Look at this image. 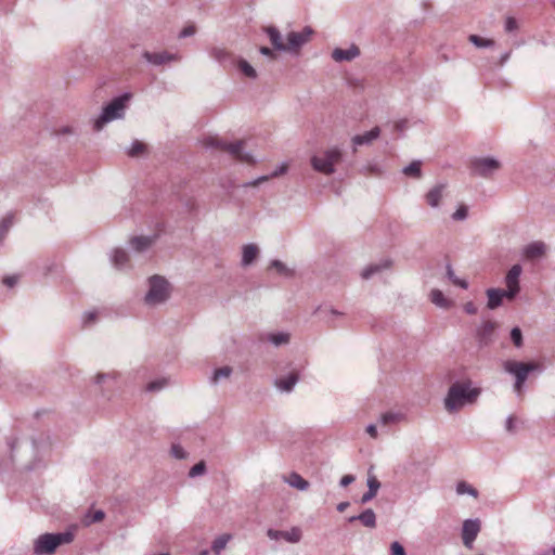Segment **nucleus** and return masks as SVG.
Listing matches in <instances>:
<instances>
[{
    "label": "nucleus",
    "instance_id": "obj_33",
    "mask_svg": "<svg viewBox=\"0 0 555 555\" xmlns=\"http://www.w3.org/2000/svg\"><path fill=\"white\" fill-rule=\"evenodd\" d=\"M210 55L223 66H227L228 62L232 63L233 61L232 55L227 50L219 48L212 49Z\"/></svg>",
    "mask_w": 555,
    "mask_h": 555
},
{
    "label": "nucleus",
    "instance_id": "obj_9",
    "mask_svg": "<svg viewBox=\"0 0 555 555\" xmlns=\"http://www.w3.org/2000/svg\"><path fill=\"white\" fill-rule=\"evenodd\" d=\"M312 34L313 30L309 26L305 27L301 31L288 33L285 52L298 53L300 48L310 40Z\"/></svg>",
    "mask_w": 555,
    "mask_h": 555
},
{
    "label": "nucleus",
    "instance_id": "obj_31",
    "mask_svg": "<svg viewBox=\"0 0 555 555\" xmlns=\"http://www.w3.org/2000/svg\"><path fill=\"white\" fill-rule=\"evenodd\" d=\"M455 491H456V494H459V495L468 494L475 499H477L479 495V492L476 488H474L470 483L463 481V480L459 481L456 483Z\"/></svg>",
    "mask_w": 555,
    "mask_h": 555
},
{
    "label": "nucleus",
    "instance_id": "obj_25",
    "mask_svg": "<svg viewBox=\"0 0 555 555\" xmlns=\"http://www.w3.org/2000/svg\"><path fill=\"white\" fill-rule=\"evenodd\" d=\"M446 189V184H439L429 190L428 193L426 194L427 204L433 208L439 207Z\"/></svg>",
    "mask_w": 555,
    "mask_h": 555
},
{
    "label": "nucleus",
    "instance_id": "obj_58",
    "mask_svg": "<svg viewBox=\"0 0 555 555\" xmlns=\"http://www.w3.org/2000/svg\"><path fill=\"white\" fill-rule=\"evenodd\" d=\"M356 480V477L353 475H345L341 477L339 485L341 487H348Z\"/></svg>",
    "mask_w": 555,
    "mask_h": 555
},
{
    "label": "nucleus",
    "instance_id": "obj_41",
    "mask_svg": "<svg viewBox=\"0 0 555 555\" xmlns=\"http://www.w3.org/2000/svg\"><path fill=\"white\" fill-rule=\"evenodd\" d=\"M13 224V217L7 216L0 221V241L3 242L4 237L7 236L9 229Z\"/></svg>",
    "mask_w": 555,
    "mask_h": 555
},
{
    "label": "nucleus",
    "instance_id": "obj_60",
    "mask_svg": "<svg viewBox=\"0 0 555 555\" xmlns=\"http://www.w3.org/2000/svg\"><path fill=\"white\" fill-rule=\"evenodd\" d=\"M268 537L272 540H278L280 539L281 537H283V531H279V530H273V529H269L268 532H267Z\"/></svg>",
    "mask_w": 555,
    "mask_h": 555
},
{
    "label": "nucleus",
    "instance_id": "obj_26",
    "mask_svg": "<svg viewBox=\"0 0 555 555\" xmlns=\"http://www.w3.org/2000/svg\"><path fill=\"white\" fill-rule=\"evenodd\" d=\"M298 374L296 372H293L288 374L286 377H281L275 380V386L281 390L285 392H291L295 385L298 382Z\"/></svg>",
    "mask_w": 555,
    "mask_h": 555
},
{
    "label": "nucleus",
    "instance_id": "obj_42",
    "mask_svg": "<svg viewBox=\"0 0 555 555\" xmlns=\"http://www.w3.org/2000/svg\"><path fill=\"white\" fill-rule=\"evenodd\" d=\"M283 538L292 543H297L301 539V531L298 528H293L291 531H283Z\"/></svg>",
    "mask_w": 555,
    "mask_h": 555
},
{
    "label": "nucleus",
    "instance_id": "obj_8",
    "mask_svg": "<svg viewBox=\"0 0 555 555\" xmlns=\"http://www.w3.org/2000/svg\"><path fill=\"white\" fill-rule=\"evenodd\" d=\"M481 530V520L479 518H469L463 521L461 538L467 548H473L474 542Z\"/></svg>",
    "mask_w": 555,
    "mask_h": 555
},
{
    "label": "nucleus",
    "instance_id": "obj_49",
    "mask_svg": "<svg viewBox=\"0 0 555 555\" xmlns=\"http://www.w3.org/2000/svg\"><path fill=\"white\" fill-rule=\"evenodd\" d=\"M166 385V379H157V380H153L151 383L147 384L146 386V390L147 391H158L160 389H163Z\"/></svg>",
    "mask_w": 555,
    "mask_h": 555
},
{
    "label": "nucleus",
    "instance_id": "obj_57",
    "mask_svg": "<svg viewBox=\"0 0 555 555\" xmlns=\"http://www.w3.org/2000/svg\"><path fill=\"white\" fill-rule=\"evenodd\" d=\"M104 517L105 513L102 509H98L92 514L89 522H100L104 519Z\"/></svg>",
    "mask_w": 555,
    "mask_h": 555
},
{
    "label": "nucleus",
    "instance_id": "obj_48",
    "mask_svg": "<svg viewBox=\"0 0 555 555\" xmlns=\"http://www.w3.org/2000/svg\"><path fill=\"white\" fill-rule=\"evenodd\" d=\"M504 29L506 33H513L518 29V23L513 16H508L505 20Z\"/></svg>",
    "mask_w": 555,
    "mask_h": 555
},
{
    "label": "nucleus",
    "instance_id": "obj_19",
    "mask_svg": "<svg viewBox=\"0 0 555 555\" xmlns=\"http://www.w3.org/2000/svg\"><path fill=\"white\" fill-rule=\"evenodd\" d=\"M314 313L319 314L322 321L327 323L331 327H336V324L334 323V318L344 315L341 311H338L332 307H318Z\"/></svg>",
    "mask_w": 555,
    "mask_h": 555
},
{
    "label": "nucleus",
    "instance_id": "obj_2",
    "mask_svg": "<svg viewBox=\"0 0 555 555\" xmlns=\"http://www.w3.org/2000/svg\"><path fill=\"white\" fill-rule=\"evenodd\" d=\"M480 393L481 388L475 387L469 379L453 382V412L474 405Z\"/></svg>",
    "mask_w": 555,
    "mask_h": 555
},
{
    "label": "nucleus",
    "instance_id": "obj_29",
    "mask_svg": "<svg viewBox=\"0 0 555 555\" xmlns=\"http://www.w3.org/2000/svg\"><path fill=\"white\" fill-rule=\"evenodd\" d=\"M389 267H390V261H388V260H385L380 263L370 264L365 269H363L361 276L364 280H367V279L372 278L375 273L380 272L383 269H387Z\"/></svg>",
    "mask_w": 555,
    "mask_h": 555
},
{
    "label": "nucleus",
    "instance_id": "obj_32",
    "mask_svg": "<svg viewBox=\"0 0 555 555\" xmlns=\"http://www.w3.org/2000/svg\"><path fill=\"white\" fill-rule=\"evenodd\" d=\"M402 172L408 177L420 179L422 177V162L413 160L402 169Z\"/></svg>",
    "mask_w": 555,
    "mask_h": 555
},
{
    "label": "nucleus",
    "instance_id": "obj_23",
    "mask_svg": "<svg viewBox=\"0 0 555 555\" xmlns=\"http://www.w3.org/2000/svg\"><path fill=\"white\" fill-rule=\"evenodd\" d=\"M258 254H259V248L256 244L249 243V244L244 245L242 248L241 264L243 267L250 266L258 257Z\"/></svg>",
    "mask_w": 555,
    "mask_h": 555
},
{
    "label": "nucleus",
    "instance_id": "obj_50",
    "mask_svg": "<svg viewBox=\"0 0 555 555\" xmlns=\"http://www.w3.org/2000/svg\"><path fill=\"white\" fill-rule=\"evenodd\" d=\"M171 454L176 457V459H185L186 457V452L184 451V449L179 446V444H172L171 447Z\"/></svg>",
    "mask_w": 555,
    "mask_h": 555
},
{
    "label": "nucleus",
    "instance_id": "obj_56",
    "mask_svg": "<svg viewBox=\"0 0 555 555\" xmlns=\"http://www.w3.org/2000/svg\"><path fill=\"white\" fill-rule=\"evenodd\" d=\"M259 52H260L262 55H264V56H267V57H270L271 60H275V59H276V53H275L272 49H270V48H268V47H261V48L259 49Z\"/></svg>",
    "mask_w": 555,
    "mask_h": 555
},
{
    "label": "nucleus",
    "instance_id": "obj_44",
    "mask_svg": "<svg viewBox=\"0 0 555 555\" xmlns=\"http://www.w3.org/2000/svg\"><path fill=\"white\" fill-rule=\"evenodd\" d=\"M270 267L275 269L281 275H291V270L281 260H272Z\"/></svg>",
    "mask_w": 555,
    "mask_h": 555
},
{
    "label": "nucleus",
    "instance_id": "obj_13",
    "mask_svg": "<svg viewBox=\"0 0 555 555\" xmlns=\"http://www.w3.org/2000/svg\"><path fill=\"white\" fill-rule=\"evenodd\" d=\"M244 141H236L233 143H227L225 152H228L235 159L244 163H253L254 159L249 153L243 151Z\"/></svg>",
    "mask_w": 555,
    "mask_h": 555
},
{
    "label": "nucleus",
    "instance_id": "obj_45",
    "mask_svg": "<svg viewBox=\"0 0 555 555\" xmlns=\"http://www.w3.org/2000/svg\"><path fill=\"white\" fill-rule=\"evenodd\" d=\"M206 472V464L204 461L198 462L195 464L189 472V476L191 478L197 477L203 475Z\"/></svg>",
    "mask_w": 555,
    "mask_h": 555
},
{
    "label": "nucleus",
    "instance_id": "obj_38",
    "mask_svg": "<svg viewBox=\"0 0 555 555\" xmlns=\"http://www.w3.org/2000/svg\"><path fill=\"white\" fill-rule=\"evenodd\" d=\"M203 143L208 149H218L221 151H225L227 146V142L217 137H208L203 141Z\"/></svg>",
    "mask_w": 555,
    "mask_h": 555
},
{
    "label": "nucleus",
    "instance_id": "obj_28",
    "mask_svg": "<svg viewBox=\"0 0 555 555\" xmlns=\"http://www.w3.org/2000/svg\"><path fill=\"white\" fill-rule=\"evenodd\" d=\"M111 259L113 266L117 269H124L129 262L128 254L121 248L114 249Z\"/></svg>",
    "mask_w": 555,
    "mask_h": 555
},
{
    "label": "nucleus",
    "instance_id": "obj_62",
    "mask_svg": "<svg viewBox=\"0 0 555 555\" xmlns=\"http://www.w3.org/2000/svg\"><path fill=\"white\" fill-rule=\"evenodd\" d=\"M95 319H96V313L95 312H87V313H85V317H83V323L85 324L91 323Z\"/></svg>",
    "mask_w": 555,
    "mask_h": 555
},
{
    "label": "nucleus",
    "instance_id": "obj_22",
    "mask_svg": "<svg viewBox=\"0 0 555 555\" xmlns=\"http://www.w3.org/2000/svg\"><path fill=\"white\" fill-rule=\"evenodd\" d=\"M545 253V244L543 242H532L524 248V256L529 260L542 257Z\"/></svg>",
    "mask_w": 555,
    "mask_h": 555
},
{
    "label": "nucleus",
    "instance_id": "obj_61",
    "mask_svg": "<svg viewBox=\"0 0 555 555\" xmlns=\"http://www.w3.org/2000/svg\"><path fill=\"white\" fill-rule=\"evenodd\" d=\"M464 310L468 314H475L477 312V308H476V306L472 301L466 302L464 305Z\"/></svg>",
    "mask_w": 555,
    "mask_h": 555
},
{
    "label": "nucleus",
    "instance_id": "obj_63",
    "mask_svg": "<svg viewBox=\"0 0 555 555\" xmlns=\"http://www.w3.org/2000/svg\"><path fill=\"white\" fill-rule=\"evenodd\" d=\"M453 285H457L464 289H466L468 287V283L466 280H461L455 276H453Z\"/></svg>",
    "mask_w": 555,
    "mask_h": 555
},
{
    "label": "nucleus",
    "instance_id": "obj_1",
    "mask_svg": "<svg viewBox=\"0 0 555 555\" xmlns=\"http://www.w3.org/2000/svg\"><path fill=\"white\" fill-rule=\"evenodd\" d=\"M74 540L72 531L43 533L34 541L35 555H52L60 545L69 544Z\"/></svg>",
    "mask_w": 555,
    "mask_h": 555
},
{
    "label": "nucleus",
    "instance_id": "obj_30",
    "mask_svg": "<svg viewBox=\"0 0 555 555\" xmlns=\"http://www.w3.org/2000/svg\"><path fill=\"white\" fill-rule=\"evenodd\" d=\"M231 539L232 535L230 533H223L217 537L211 543V550L215 555H220Z\"/></svg>",
    "mask_w": 555,
    "mask_h": 555
},
{
    "label": "nucleus",
    "instance_id": "obj_5",
    "mask_svg": "<svg viewBox=\"0 0 555 555\" xmlns=\"http://www.w3.org/2000/svg\"><path fill=\"white\" fill-rule=\"evenodd\" d=\"M130 99L128 93L113 99L106 106L103 107L101 115L94 120L93 129L95 131L115 119H120L125 116L126 103Z\"/></svg>",
    "mask_w": 555,
    "mask_h": 555
},
{
    "label": "nucleus",
    "instance_id": "obj_39",
    "mask_svg": "<svg viewBox=\"0 0 555 555\" xmlns=\"http://www.w3.org/2000/svg\"><path fill=\"white\" fill-rule=\"evenodd\" d=\"M469 42H472L477 48H491L494 46V41L491 39L482 38L478 35H470L468 37Z\"/></svg>",
    "mask_w": 555,
    "mask_h": 555
},
{
    "label": "nucleus",
    "instance_id": "obj_43",
    "mask_svg": "<svg viewBox=\"0 0 555 555\" xmlns=\"http://www.w3.org/2000/svg\"><path fill=\"white\" fill-rule=\"evenodd\" d=\"M468 216V206L465 204L459 205L455 211H453V220L463 221Z\"/></svg>",
    "mask_w": 555,
    "mask_h": 555
},
{
    "label": "nucleus",
    "instance_id": "obj_20",
    "mask_svg": "<svg viewBox=\"0 0 555 555\" xmlns=\"http://www.w3.org/2000/svg\"><path fill=\"white\" fill-rule=\"evenodd\" d=\"M287 171V165L286 164H281L275 170H273L270 175H267V176H261V177H258L257 179L255 180H251V181H248V182H245L244 184H242L243 188H254V186H258L259 184H261L262 182H266L268 181L269 179L271 178H276L281 175H284L285 172Z\"/></svg>",
    "mask_w": 555,
    "mask_h": 555
},
{
    "label": "nucleus",
    "instance_id": "obj_40",
    "mask_svg": "<svg viewBox=\"0 0 555 555\" xmlns=\"http://www.w3.org/2000/svg\"><path fill=\"white\" fill-rule=\"evenodd\" d=\"M144 151H145V145L142 142L135 140L132 142L131 146L128 149L127 154L130 157H137V156L141 155Z\"/></svg>",
    "mask_w": 555,
    "mask_h": 555
},
{
    "label": "nucleus",
    "instance_id": "obj_59",
    "mask_svg": "<svg viewBox=\"0 0 555 555\" xmlns=\"http://www.w3.org/2000/svg\"><path fill=\"white\" fill-rule=\"evenodd\" d=\"M444 408L448 412L451 413V386L448 388V391L444 397Z\"/></svg>",
    "mask_w": 555,
    "mask_h": 555
},
{
    "label": "nucleus",
    "instance_id": "obj_37",
    "mask_svg": "<svg viewBox=\"0 0 555 555\" xmlns=\"http://www.w3.org/2000/svg\"><path fill=\"white\" fill-rule=\"evenodd\" d=\"M268 340L276 347L285 345L289 341V334L283 332L269 334Z\"/></svg>",
    "mask_w": 555,
    "mask_h": 555
},
{
    "label": "nucleus",
    "instance_id": "obj_7",
    "mask_svg": "<svg viewBox=\"0 0 555 555\" xmlns=\"http://www.w3.org/2000/svg\"><path fill=\"white\" fill-rule=\"evenodd\" d=\"M470 172L474 176L481 178H491L501 168L499 159L487 156V157H475L470 160Z\"/></svg>",
    "mask_w": 555,
    "mask_h": 555
},
{
    "label": "nucleus",
    "instance_id": "obj_34",
    "mask_svg": "<svg viewBox=\"0 0 555 555\" xmlns=\"http://www.w3.org/2000/svg\"><path fill=\"white\" fill-rule=\"evenodd\" d=\"M232 372H233V370L229 365L216 369L210 378L211 384L217 385L221 379L229 378L231 376Z\"/></svg>",
    "mask_w": 555,
    "mask_h": 555
},
{
    "label": "nucleus",
    "instance_id": "obj_53",
    "mask_svg": "<svg viewBox=\"0 0 555 555\" xmlns=\"http://www.w3.org/2000/svg\"><path fill=\"white\" fill-rule=\"evenodd\" d=\"M196 29H195V26L193 25H189L186 27H184L180 34H179V38H186V37H191L195 34Z\"/></svg>",
    "mask_w": 555,
    "mask_h": 555
},
{
    "label": "nucleus",
    "instance_id": "obj_24",
    "mask_svg": "<svg viewBox=\"0 0 555 555\" xmlns=\"http://www.w3.org/2000/svg\"><path fill=\"white\" fill-rule=\"evenodd\" d=\"M366 485H367L369 489L361 496L362 504H365V503L370 502L371 500H373L376 496L378 489L380 488V482L378 481V479L374 475H370V474H369V477L366 480Z\"/></svg>",
    "mask_w": 555,
    "mask_h": 555
},
{
    "label": "nucleus",
    "instance_id": "obj_35",
    "mask_svg": "<svg viewBox=\"0 0 555 555\" xmlns=\"http://www.w3.org/2000/svg\"><path fill=\"white\" fill-rule=\"evenodd\" d=\"M430 300L434 305L439 308H448L449 300L443 296L442 292L439 289H433L430 292Z\"/></svg>",
    "mask_w": 555,
    "mask_h": 555
},
{
    "label": "nucleus",
    "instance_id": "obj_10",
    "mask_svg": "<svg viewBox=\"0 0 555 555\" xmlns=\"http://www.w3.org/2000/svg\"><path fill=\"white\" fill-rule=\"evenodd\" d=\"M522 268L520 264H514L507 272L505 276L506 284V294L507 299H514L516 295L519 293V276L521 274Z\"/></svg>",
    "mask_w": 555,
    "mask_h": 555
},
{
    "label": "nucleus",
    "instance_id": "obj_11",
    "mask_svg": "<svg viewBox=\"0 0 555 555\" xmlns=\"http://www.w3.org/2000/svg\"><path fill=\"white\" fill-rule=\"evenodd\" d=\"M143 57L146 60V62L159 66L172 61H179L181 56L178 53H169L167 51L163 52H149L145 51L143 53Z\"/></svg>",
    "mask_w": 555,
    "mask_h": 555
},
{
    "label": "nucleus",
    "instance_id": "obj_51",
    "mask_svg": "<svg viewBox=\"0 0 555 555\" xmlns=\"http://www.w3.org/2000/svg\"><path fill=\"white\" fill-rule=\"evenodd\" d=\"M399 415L398 414H393V413H385L380 416V423L384 424V425H387V424H390V423H393L396 421L399 420Z\"/></svg>",
    "mask_w": 555,
    "mask_h": 555
},
{
    "label": "nucleus",
    "instance_id": "obj_36",
    "mask_svg": "<svg viewBox=\"0 0 555 555\" xmlns=\"http://www.w3.org/2000/svg\"><path fill=\"white\" fill-rule=\"evenodd\" d=\"M237 66L246 77L251 79L257 78L256 69L246 60L240 59Z\"/></svg>",
    "mask_w": 555,
    "mask_h": 555
},
{
    "label": "nucleus",
    "instance_id": "obj_55",
    "mask_svg": "<svg viewBox=\"0 0 555 555\" xmlns=\"http://www.w3.org/2000/svg\"><path fill=\"white\" fill-rule=\"evenodd\" d=\"M505 429L506 431L514 434L515 433V418L513 415H509L505 421Z\"/></svg>",
    "mask_w": 555,
    "mask_h": 555
},
{
    "label": "nucleus",
    "instance_id": "obj_64",
    "mask_svg": "<svg viewBox=\"0 0 555 555\" xmlns=\"http://www.w3.org/2000/svg\"><path fill=\"white\" fill-rule=\"evenodd\" d=\"M366 433H367L372 438H376V437H377V428H376V425H374V424H370V425L366 427Z\"/></svg>",
    "mask_w": 555,
    "mask_h": 555
},
{
    "label": "nucleus",
    "instance_id": "obj_6",
    "mask_svg": "<svg viewBox=\"0 0 555 555\" xmlns=\"http://www.w3.org/2000/svg\"><path fill=\"white\" fill-rule=\"evenodd\" d=\"M504 370L515 376L514 390L519 395L528 375L534 371L541 372L543 367L535 362L506 361L504 363Z\"/></svg>",
    "mask_w": 555,
    "mask_h": 555
},
{
    "label": "nucleus",
    "instance_id": "obj_4",
    "mask_svg": "<svg viewBox=\"0 0 555 555\" xmlns=\"http://www.w3.org/2000/svg\"><path fill=\"white\" fill-rule=\"evenodd\" d=\"M343 159V152L339 147L333 146L324 150L320 154L313 155L310 159L311 167L325 176L333 175L335 166Z\"/></svg>",
    "mask_w": 555,
    "mask_h": 555
},
{
    "label": "nucleus",
    "instance_id": "obj_15",
    "mask_svg": "<svg viewBox=\"0 0 555 555\" xmlns=\"http://www.w3.org/2000/svg\"><path fill=\"white\" fill-rule=\"evenodd\" d=\"M380 134L379 127H374L370 131L364 132L363 134H357L352 138V144L354 149L360 145H369L374 140H376Z\"/></svg>",
    "mask_w": 555,
    "mask_h": 555
},
{
    "label": "nucleus",
    "instance_id": "obj_16",
    "mask_svg": "<svg viewBox=\"0 0 555 555\" xmlns=\"http://www.w3.org/2000/svg\"><path fill=\"white\" fill-rule=\"evenodd\" d=\"M264 31L268 35L274 50L282 52L286 51V43L283 41L282 35L276 27L268 26L264 28Z\"/></svg>",
    "mask_w": 555,
    "mask_h": 555
},
{
    "label": "nucleus",
    "instance_id": "obj_3",
    "mask_svg": "<svg viewBox=\"0 0 555 555\" xmlns=\"http://www.w3.org/2000/svg\"><path fill=\"white\" fill-rule=\"evenodd\" d=\"M149 289L144 296V304L155 307L166 302L170 298V283L162 275H152L147 280Z\"/></svg>",
    "mask_w": 555,
    "mask_h": 555
},
{
    "label": "nucleus",
    "instance_id": "obj_27",
    "mask_svg": "<svg viewBox=\"0 0 555 555\" xmlns=\"http://www.w3.org/2000/svg\"><path fill=\"white\" fill-rule=\"evenodd\" d=\"M284 481L292 488H295L300 491L308 490L310 486L309 482L296 472H293L287 477H284Z\"/></svg>",
    "mask_w": 555,
    "mask_h": 555
},
{
    "label": "nucleus",
    "instance_id": "obj_47",
    "mask_svg": "<svg viewBox=\"0 0 555 555\" xmlns=\"http://www.w3.org/2000/svg\"><path fill=\"white\" fill-rule=\"evenodd\" d=\"M116 378H117V373H115V372H113V373H99L95 376V384L102 385L104 382H106L108 379L114 380Z\"/></svg>",
    "mask_w": 555,
    "mask_h": 555
},
{
    "label": "nucleus",
    "instance_id": "obj_18",
    "mask_svg": "<svg viewBox=\"0 0 555 555\" xmlns=\"http://www.w3.org/2000/svg\"><path fill=\"white\" fill-rule=\"evenodd\" d=\"M356 520H359L363 526L371 529L376 527V515L372 508H366L360 515L350 516L348 518L349 522H353Z\"/></svg>",
    "mask_w": 555,
    "mask_h": 555
},
{
    "label": "nucleus",
    "instance_id": "obj_17",
    "mask_svg": "<svg viewBox=\"0 0 555 555\" xmlns=\"http://www.w3.org/2000/svg\"><path fill=\"white\" fill-rule=\"evenodd\" d=\"M488 304L487 307L491 310L496 309L503 302V298H507L505 289L489 288L487 289Z\"/></svg>",
    "mask_w": 555,
    "mask_h": 555
},
{
    "label": "nucleus",
    "instance_id": "obj_12",
    "mask_svg": "<svg viewBox=\"0 0 555 555\" xmlns=\"http://www.w3.org/2000/svg\"><path fill=\"white\" fill-rule=\"evenodd\" d=\"M496 324L492 321H483L477 327V338L480 345H488L492 341Z\"/></svg>",
    "mask_w": 555,
    "mask_h": 555
},
{
    "label": "nucleus",
    "instance_id": "obj_52",
    "mask_svg": "<svg viewBox=\"0 0 555 555\" xmlns=\"http://www.w3.org/2000/svg\"><path fill=\"white\" fill-rule=\"evenodd\" d=\"M390 551L391 555H405L404 547L398 541L391 543Z\"/></svg>",
    "mask_w": 555,
    "mask_h": 555
},
{
    "label": "nucleus",
    "instance_id": "obj_54",
    "mask_svg": "<svg viewBox=\"0 0 555 555\" xmlns=\"http://www.w3.org/2000/svg\"><path fill=\"white\" fill-rule=\"evenodd\" d=\"M18 281V276L17 275H8V276H4L2 282L5 286L8 287H13L16 285Z\"/></svg>",
    "mask_w": 555,
    "mask_h": 555
},
{
    "label": "nucleus",
    "instance_id": "obj_21",
    "mask_svg": "<svg viewBox=\"0 0 555 555\" xmlns=\"http://www.w3.org/2000/svg\"><path fill=\"white\" fill-rule=\"evenodd\" d=\"M156 241V235L153 236H134L130 240V246L138 253L147 250Z\"/></svg>",
    "mask_w": 555,
    "mask_h": 555
},
{
    "label": "nucleus",
    "instance_id": "obj_46",
    "mask_svg": "<svg viewBox=\"0 0 555 555\" xmlns=\"http://www.w3.org/2000/svg\"><path fill=\"white\" fill-rule=\"evenodd\" d=\"M511 339L516 347L522 346V333L519 327H514L511 331Z\"/></svg>",
    "mask_w": 555,
    "mask_h": 555
},
{
    "label": "nucleus",
    "instance_id": "obj_14",
    "mask_svg": "<svg viewBox=\"0 0 555 555\" xmlns=\"http://www.w3.org/2000/svg\"><path fill=\"white\" fill-rule=\"evenodd\" d=\"M360 55V49L351 44L348 49L336 48L332 52V57L336 62H350Z\"/></svg>",
    "mask_w": 555,
    "mask_h": 555
}]
</instances>
